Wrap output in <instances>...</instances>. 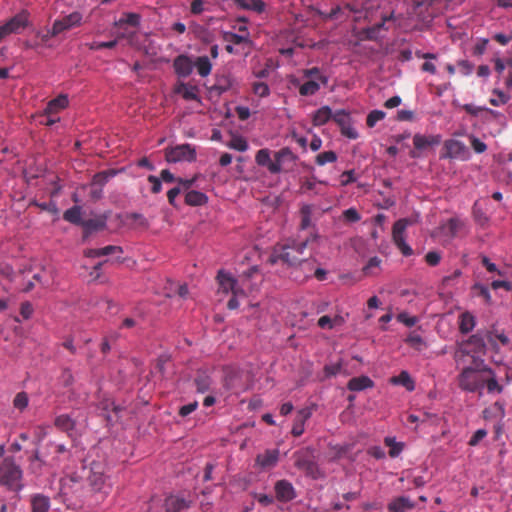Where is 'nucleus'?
Returning <instances> with one entry per match:
<instances>
[{
    "label": "nucleus",
    "mask_w": 512,
    "mask_h": 512,
    "mask_svg": "<svg viewBox=\"0 0 512 512\" xmlns=\"http://www.w3.org/2000/svg\"><path fill=\"white\" fill-rule=\"evenodd\" d=\"M55 426L62 431L68 432L73 430L75 424L74 421L68 415H60L55 419Z\"/></svg>",
    "instance_id": "obj_41"
},
{
    "label": "nucleus",
    "mask_w": 512,
    "mask_h": 512,
    "mask_svg": "<svg viewBox=\"0 0 512 512\" xmlns=\"http://www.w3.org/2000/svg\"><path fill=\"white\" fill-rule=\"evenodd\" d=\"M196 389L200 393H204L209 390L211 385L210 377L205 373H199L194 380Z\"/></svg>",
    "instance_id": "obj_40"
},
{
    "label": "nucleus",
    "mask_w": 512,
    "mask_h": 512,
    "mask_svg": "<svg viewBox=\"0 0 512 512\" xmlns=\"http://www.w3.org/2000/svg\"><path fill=\"white\" fill-rule=\"evenodd\" d=\"M279 459V450L271 449L266 450L262 454H258L256 457V463L262 468L274 467Z\"/></svg>",
    "instance_id": "obj_19"
},
{
    "label": "nucleus",
    "mask_w": 512,
    "mask_h": 512,
    "mask_svg": "<svg viewBox=\"0 0 512 512\" xmlns=\"http://www.w3.org/2000/svg\"><path fill=\"white\" fill-rule=\"evenodd\" d=\"M487 435V431L485 429H478L470 438L469 445L476 446L483 438Z\"/></svg>",
    "instance_id": "obj_62"
},
{
    "label": "nucleus",
    "mask_w": 512,
    "mask_h": 512,
    "mask_svg": "<svg viewBox=\"0 0 512 512\" xmlns=\"http://www.w3.org/2000/svg\"><path fill=\"white\" fill-rule=\"evenodd\" d=\"M218 280L220 288L223 290V292L228 293L231 291L232 294L237 295L236 280L234 278L220 271L218 273Z\"/></svg>",
    "instance_id": "obj_30"
},
{
    "label": "nucleus",
    "mask_w": 512,
    "mask_h": 512,
    "mask_svg": "<svg viewBox=\"0 0 512 512\" xmlns=\"http://www.w3.org/2000/svg\"><path fill=\"white\" fill-rule=\"evenodd\" d=\"M334 122L340 127L341 134L349 139H356L358 133L352 126L350 114L345 110H338L333 115Z\"/></svg>",
    "instance_id": "obj_10"
},
{
    "label": "nucleus",
    "mask_w": 512,
    "mask_h": 512,
    "mask_svg": "<svg viewBox=\"0 0 512 512\" xmlns=\"http://www.w3.org/2000/svg\"><path fill=\"white\" fill-rule=\"evenodd\" d=\"M445 153L443 157L445 158H457L461 156L465 152V145L458 140L449 139L444 143Z\"/></svg>",
    "instance_id": "obj_20"
},
{
    "label": "nucleus",
    "mask_w": 512,
    "mask_h": 512,
    "mask_svg": "<svg viewBox=\"0 0 512 512\" xmlns=\"http://www.w3.org/2000/svg\"><path fill=\"white\" fill-rule=\"evenodd\" d=\"M385 115H386L385 112H383L381 110L371 111L366 118L367 126L370 128L374 127L377 122H379L385 118Z\"/></svg>",
    "instance_id": "obj_46"
},
{
    "label": "nucleus",
    "mask_w": 512,
    "mask_h": 512,
    "mask_svg": "<svg viewBox=\"0 0 512 512\" xmlns=\"http://www.w3.org/2000/svg\"><path fill=\"white\" fill-rule=\"evenodd\" d=\"M238 85L236 79L230 73H224L216 77L212 90L221 95Z\"/></svg>",
    "instance_id": "obj_15"
},
{
    "label": "nucleus",
    "mask_w": 512,
    "mask_h": 512,
    "mask_svg": "<svg viewBox=\"0 0 512 512\" xmlns=\"http://www.w3.org/2000/svg\"><path fill=\"white\" fill-rule=\"evenodd\" d=\"M83 16L80 12L74 11L69 15L56 19L51 28V35L57 36L72 28L79 27L82 24Z\"/></svg>",
    "instance_id": "obj_9"
},
{
    "label": "nucleus",
    "mask_w": 512,
    "mask_h": 512,
    "mask_svg": "<svg viewBox=\"0 0 512 512\" xmlns=\"http://www.w3.org/2000/svg\"><path fill=\"white\" fill-rule=\"evenodd\" d=\"M68 97L66 95H59L58 97L50 100L45 108L46 115H53L68 106Z\"/></svg>",
    "instance_id": "obj_24"
},
{
    "label": "nucleus",
    "mask_w": 512,
    "mask_h": 512,
    "mask_svg": "<svg viewBox=\"0 0 512 512\" xmlns=\"http://www.w3.org/2000/svg\"><path fill=\"white\" fill-rule=\"evenodd\" d=\"M460 226H461V223H460V221H459L458 219H456V218H451V219H449V220H448V222H447V229H448V231H449V234H450L452 237H454V236L457 234V232H458V230H459Z\"/></svg>",
    "instance_id": "obj_64"
},
{
    "label": "nucleus",
    "mask_w": 512,
    "mask_h": 512,
    "mask_svg": "<svg viewBox=\"0 0 512 512\" xmlns=\"http://www.w3.org/2000/svg\"><path fill=\"white\" fill-rule=\"evenodd\" d=\"M63 219L69 223L82 226L84 220L81 217V207L73 206L63 213Z\"/></svg>",
    "instance_id": "obj_33"
},
{
    "label": "nucleus",
    "mask_w": 512,
    "mask_h": 512,
    "mask_svg": "<svg viewBox=\"0 0 512 512\" xmlns=\"http://www.w3.org/2000/svg\"><path fill=\"white\" fill-rule=\"evenodd\" d=\"M312 409L309 407L303 408L297 412L291 433L295 437H299L304 432L305 422L311 417Z\"/></svg>",
    "instance_id": "obj_16"
},
{
    "label": "nucleus",
    "mask_w": 512,
    "mask_h": 512,
    "mask_svg": "<svg viewBox=\"0 0 512 512\" xmlns=\"http://www.w3.org/2000/svg\"><path fill=\"white\" fill-rule=\"evenodd\" d=\"M391 383L402 385L408 391H413L415 388L414 381L412 380L410 374L407 371H402L398 376H394L391 378Z\"/></svg>",
    "instance_id": "obj_34"
},
{
    "label": "nucleus",
    "mask_w": 512,
    "mask_h": 512,
    "mask_svg": "<svg viewBox=\"0 0 512 512\" xmlns=\"http://www.w3.org/2000/svg\"><path fill=\"white\" fill-rule=\"evenodd\" d=\"M0 484L16 493L24 487L22 468L12 456L0 461Z\"/></svg>",
    "instance_id": "obj_3"
},
{
    "label": "nucleus",
    "mask_w": 512,
    "mask_h": 512,
    "mask_svg": "<svg viewBox=\"0 0 512 512\" xmlns=\"http://www.w3.org/2000/svg\"><path fill=\"white\" fill-rule=\"evenodd\" d=\"M105 471L106 466L102 462L94 461L90 464L89 468L82 465L80 471L66 475L61 480L62 490L68 486L70 487V484L79 483L83 478H86L93 491L107 494L110 487L106 484Z\"/></svg>",
    "instance_id": "obj_2"
},
{
    "label": "nucleus",
    "mask_w": 512,
    "mask_h": 512,
    "mask_svg": "<svg viewBox=\"0 0 512 512\" xmlns=\"http://www.w3.org/2000/svg\"><path fill=\"white\" fill-rule=\"evenodd\" d=\"M440 260H441V255H440V253H438L436 251H429L425 255V261L430 266L438 265Z\"/></svg>",
    "instance_id": "obj_60"
},
{
    "label": "nucleus",
    "mask_w": 512,
    "mask_h": 512,
    "mask_svg": "<svg viewBox=\"0 0 512 512\" xmlns=\"http://www.w3.org/2000/svg\"><path fill=\"white\" fill-rule=\"evenodd\" d=\"M165 158L168 162L194 161L196 151L190 144H181L165 150Z\"/></svg>",
    "instance_id": "obj_8"
},
{
    "label": "nucleus",
    "mask_w": 512,
    "mask_h": 512,
    "mask_svg": "<svg viewBox=\"0 0 512 512\" xmlns=\"http://www.w3.org/2000/svg\"><path fill=\"white\" fill-rule=\"evenodd\" d=\"M235 4L244 10L262 14L266 10V3L262 0H235Z\"/></svg>",
    "instance_id": "obj_22"
},
{
    "label": "nucleus",
    "mask_w": 512,
    "mask_h": 512,
    "mask_svg": "<svg viewBox=\"0 0 512 512\" xmlns=\"http://www.w3.org/2000/svg\"><path fill=\"white\" fill-rule=\"evenodd\" d=\"M195 66L200 76L206 77L211 73L212 64L207 56L198 57Z\"/></svg>",
    "instance_id": "obj_36"
},
{
    "label": "nucleus",
    "mask_w": 512,
    "mask_h": 512,
    "mask_svg": "<svg viewBox=\"0 0 512 512\" xmlns=\"http://www.w3.org/2000/svg\"><path fill=\"white\" fill-rule=\"evenodd\" d=\"M414 504L407 497H398L394 499L389 505L388 509L390 512H406L409 509H412Z\"/></svg>",
    "instance_id": "obj_28"
},
{
    "label": "nucleus",
    "mask_w": 512,
    "mask_h": 512,
    "mask_svg": "<svg viewBox=\"0 0 512 512\" xmlns=\"http://www.w3.org/2000/svg\"><path fill=\"white\" fill-rule=\"evenodd\" d=\"M334 113L329 106H322L313 115L312 122L314 126H322L330 119H333Z\"/></svg>",
    "instance_id": "obj_27"
},
{
    "label": "nucleus",
    "mask_w": 512,
    "mask_h": 512,
    "mask_svg": "<svg viewBox=\"0 0 512 512\" xmlns=\"http://www.w3.org/2000/svg\"><path fill=\"white\" fill-rule=\"evenodd\" d=\"M488 45V39H479L473 48V54L476 56L483 55Z\"/></svg>",
    "instance_id": "obj_63"
},
{
    "label": "nucleus",
    "mask_w": 512,
    "mask_h": 512,
    "mask_svg": "<svg viewBox=\"0 0 512 512\" xmlns=\"http://www.w3.org/2000/svg\"><path fill=\"white\" fill-rule=\"evenodd\" d=\"M458 385L462 390L476 392L485 386V378L479 371L467 367L460 373Z\"/></svg>",
    "instance_id": "obj_4"
},
{
    "label": "nucleus",
    "mask_w": 512,
    "mask_h": 512,
    "mask_svg": "<svg viewBox=\"0 0 512 512\" xmlns=\"http://www.w3.org/2000/svg\"><path fill=\"white\" fill-rule=\"evenodd\" d=\"M317 237V234H313L304 240L294 238L287 239L284 244H278L274 247L268 258V263L275 265L279 261H282L289 266L301 264L305 260L304 252L308 243L311 240H316Z\"/></svg>",
    "instance_id": "obj_1"
},
{
    "label": "nucleus",
    "mask_w": 512,
    "mask_h": 512,
    "mask_svg": "<svg viewBox=\"0 0 512 512\" xmlns=\"http://www.w3.org/2000/svg\"><path fill=\"white\" fill-rule=\"evenodd\" d=\"M255 160L258 165L267 167L271 160L269 150L268 149H260L256 153Z\"/></svg>",
    "instance_id": "obj_51"
},
{
    "label": "nucleus",
    "mask_w": 512,
    "mask_h": 512,
    "mask_svg": "<svg viewBox=\"0 0 512 512\" xmlns=\"http://www.w3.org/2000/svg\"><path fill=\"white\" fill-rule=\"evenodd\" d=\"M473 289L477 291L479 296L483 297V299L485 300V302L487 304L491 303V294H490L488 287H486L482 284H475L473 286Z\"/></svg>",
    "instance_id": "obj_56"
},
{
    "label": "nucleus",
    "mask_w": 512,
    "mask_h": 512,
    "mask_svg": "<svg viewBox=\"0 0 512 512\" xmlns=\"http://www.w3.org/2000/svg\"><path fill=\"white\" fill-rule=\"evenodd\" d=\"M31 512H48L50 509V498L37 493L30 498Z\"/></svg>",
    "instance_id": "obj_21"
},
{
    "label": "nucleus",
    "mask_w": 512,
    "mask_h": 512,
    "mask_svg": "<svg viewBox=\"0 0 512 512\" xmlns=\"http://www.w3.org/2000/svg\"><path fill=\"white\" fill-rule=\"evenodd\" d=\"M410 222L407 219H399L396 221L392 228V238L396 247L401 251V253L408 257L413 254L412 248L405 241V230Z\"/></svg>",
    "instance_id": "obj_7"
},
{
    "label": "nucleus",
    "mask_w": 512,
    "mask_h": 512,
    "mask_svg": "<svg viewBox=\"0 0 512 512\" xmlns=\"http://www.w3.org/2000/svg\"><path fill=\"white\" fill-rule=\"evenodd\" d=\"M116 174L117 171L114 169L98 172L93 176L92 185L99 186V188L102 189V187L108 182V180L114 177Z\"/></svg>",
    "instance_id": "obj_35"
},
{
    "label": "nucleus",
    "mask_w": 512,
    "mask_h": 512,
    "mask_svg": "<svg viewBox=\"0 0 512 512\" xmlns=\"http://www.w3.org/2000/svg\"><path fill=\"white\" fill-rule=\"evenodd\" d=\"M175 73L179 77H187L193 70L192 61L187 55H179L173 61Z\"/></svg>",
    "instance_id": "obj_17"
},
{
    "label": "nucleus",
    "mask_w": 512,
    "mask_h": 512,
    "mask_svg": "<svg viewBox=\"0 0 512 512\" xmlns=\"http://www.w3.org/2000/svg\"><path fill=\"white\" fill-rule=\"evenodd\" d=\"M108 217L104 214L98 215L94 218L84 220L83 227V240H86L90 234L97 231H102L107 226Z\"/></svg>",
    "instance_id": "obj_11"
},
{
    "label": "nucleus",
    "mask_w": 512,
    "mask_h": 512,
    "mask_svg": "<svg viewBox=\"0 0 512 512\" xmlns=\"http://www.w3.org/2000/svg\"><path fill=\"white\" fill-rule=\"evenodd\" d=\"M313 208L311 205H303L300 209L301 222L299 225L300 230H306L311 226V216Z\"/></svg>",
    "instance_id": "obj_38"
},
{
    "label": "nucleus",
    "mask_w": 512,
    "mask_h": 512,
    "mask_svg": "<svg viewBox=\"0 0 512 512\" xmlns=\"http://www.w3.org/2000/svg\"><path fill=\"white\" fill-rule=\"evenodd\" d=\"M475 317L468 311L459 316V330L462 334H468L475 327Z\"/></svg>",
    "instance_id": "obj_29"
},
{
    "label": "nucleus",
    "mask_w": 512,
    "mask_h": 512,
    "mask_svg": "<svg viewBox=\"0 0 512 512\" xmlns=\"http://www.w3.org/2000/svg\"><path fill=\"white\" fill-rule=\"evenodd\" d=\"M392 19V15L385 16L382 18V21L380 23H377L371 27H368L364 29L363 33L365 34V38L367 40L375 41L379 37V32L384 29L386 21H389Z\"/></svg>",
    "instance_id": "obj_32"
},
{
    "label": "nucleus",
    "mask_w": 512,
    "mask_h": 512,
    "mask_svg": "<svg viewBox=\"0 0 512 512\" xmlns=\"http://www.w3.org/2000/svg\"><path fill=\"white\" fill-rule=\"evenodd\" d=\"M291 156H292V152L290 151L289 148L281 149L280 151H278L275 154V160L274 161L270 160V162L267 166L268 170L273 174L281 172L283 159L286 157H291Z\"/></svg>",
    "instance_id": "obj_26"
},
{
    "label": "nucleus",
    "mask_w": 512,
    "mask_h": 512,
    "mask_svg": "<svg viewBox=\"0 0 512 512\" xmlns=\"http://www.w3.org/2000/svg\"><path fill=\"white\" fill-rule=\"evenodd\" d=\"M337 160V155L334 151H325L319 153L316 156V163L320 166L325 165L326 163H332Z\"/></svg>",
    "instance_id": "obj_45"
},
{
    "label": "nucleus",
    "mask_w": 512,
    "mask_h": 512,
    "mask_svg": "<svg viewBox=\"0 0 512 512\" xmlns=\"http://www.w3.org/2000/svg\"><path fill=\"white\" fill-rule=\"evenodd\" d=\"M227 146L231 149L244 152L248 149L247 141L241 136H234L227 144Z\"/></svg>",
    "instance_id": "obj_43"
},
{
    "label": "nucleus",
    "mask_w": 512,
    "mask_h": 512,
    "mask_svg": "<svg viewBox=\"0 0 512 512\" xmlns=\"http://www.w3.org/2000/svg\"><path fill=\"white\" fill-rule=\"evenodd\" d=\"M208 200V197L199 191L190 190L185 195V203L189 206H202Z\"/></svg>",
    "instance_id": "obj_31"
},
{
    "label": "nucleus",
    "mask_w": 512,
    "mask_h": 512,
    "mask_svg": "<svg viewBox=\"0 0 512 512\" xmlns=\"http://www.w3.org/2000/svg\"><path fill=\"white\" fill-rule=\"evenodd\" d=\"M493 94L496 95L497 97L490 98L489 102L492 106L498 107L508 103V101L510 100V95L504 93L501 90L494 89Z\"/></svg>",
    "instance_id": "obj_44"
},
{
    "label": "nucleus",
    "mask_w": 512,
    "mask_h": 512,
    "mask_svg": "<svg viewBox=\"0 0 512 512\" xmlns=\"http://www.w3.org/2000/svg\"><path fill=\"white\" fill-rule=\"evenodd\" d=\"M397 321L403 323L407 327H413L417 323L418 318L415 316H409L406 312H402L397 315Z\"/></svg>",
    "instance_id": "obj_52"
},
{
    "label": "nucleus",
    "mask_w": 512,
    "mask_h": 512,
    "mask_svg": "<svg viewBox=\"0 0 512 512\" xmlns=\"http://www.w3.org/2000/svg\"><path fill=\"white\" fill-rule=\"evenodd\" d=\"M99 252H100V257H102V256H107V255H111V254H115V253L122 254L123 250H122V247H120V246L108 245L106 247L99 248Z\"/></svg>",
    "instance_id": "obj_58"
},
{
    "label": "nucleus",
    "mask_w": 512,
    "mask_h": 512,
    "mask_svg": "<svg viewBox=\"0 0 512 512\" xmlns=\"http://www.w3.org/2000/svg\"><path fill=\"white\" fill-rule=\"evenodd\" d=\"M342 369V364L340 362L329 364L324 366V373L326 377H332L337 375Z\"/></svg>",
    "instance_id": "obj_57"
},
{
    "label": "nucleus",
    "mask_w": 512,
    "mask_h": 512,
    "mask_svg": "<svg viewBox=\"0 0 512 512\" xmlns=\"http://www.w3.org/2000/svg\"><path fill=\"white\" fill-rule=\"evenodd\" d=\"M374 382L368 376L353 377L349 380L347 388L350 391H362L367 388H372Z\"/></svg>",
    "instance_id": "obj_25"
},
{
    "label": "nucleus",
    "mask_w": 512,
    "mask_h": 512,
    "mask_svg": "<svg viewBox=\"0 0 512 512\" xmlns=\"http://www.w3.org/2000/svg\"><path fill=\"white\" fill-rule=\"evenodd\" d=\"M341 185L342 186H346L350 183H353L356 181V176H355V171L354 170H348V171H344L341 176Z\"/></svg>",
    "instance_id": "obj_59"
},
{
    "label": "nucleus",
    "mask_w": 512,
    "mask_h": 512,
    "mask_svg": "<svg viewBox=\"0 0 512 512\" xmlns=\"http://www.w3.org/2000/svg\"><path fill=\"white\" fill-rule=\"evenodd\" d=\"M385 444L390 447L389 455L392 458L397 457L403 449V445L401 443H396L394 439L389 437L385 438Z\"/></svg>",
    "instance_id": "obj_50"
},
{
    "label": "nucleus",
    "mask_w": 512,
    "mask_h": 512,
    "mask_svg": "<svg viewBox=\"0 0 512 512\" xmlns=\"http://www.w3.org/2000/svg\"><path fill=\"white\" fill-rule=\"evenodd\" d=\"M343 217L348 222H357L360 220V214L355 208H349L343 212Z\"/></svg>",
    "instance_id": "obj_61"
},
{
    "label": "nucleus",
    "mask_w": 512,
    "mask_h": 512,
    "mask_svg": "<svg viewBox=\"0 0 512 512\" xmlns=\"http://www.w3.org/2000/svg\"><path fill=\"white\" fill-rule=\"evenodd\" d=\"M48 467L50 464L40 456L39 450H34L28 459V472L35 477H40Z\"/></svg>",
    "instance_id": "obj_12"
},
{
    "label": "nucleus",
    "mask_w": 512,
    "mask_h": 512,
    "mask_svg": "<svg viewBox=\"0 0 512 512\" xmlns=\"http://www.w3.org/2000/svg\"><path fill=\"white\" fill-rule=\"evenodd\" d=\"M304 77L306 78H317L323 85H327L328 83V77L325 75L320 74V70L317 67H312L310 69H306L303 72Z\"/></svg>",
    "instance_id": "obj_48"
},
{
    "label": "nucleus",
    "mask_w": 512,
    "mask_h": 512,
    "mask_svg": "<svg viewBox=\"0 0 512 512\" xmlns=\"http://www.w3.org/2000/svg\"><path fill=\"white\" fill-rule=\"evenodd\" d=\"M294 465L306 475L316 478L318 466L313 452L310 449H303L294 453Z\"/></svg>",
    "instance_id": "obj_5"
},
{
    "label": "nucleus",
    "mask_w": 512,
    "mask_h": 512,
    "mask_svg": "<svg viewBox=\"0 0 512 512\" xmlns=\"http://www.w3.org/2000/svg\"><path fill=\"white\" fill-rule=\"evenodd\" d=\"M405 342L416 350H421L422 346L424 345L423 338L419 334H416L414 332H411L407 336Z\"/></svg>",
    "instance_id": "obj_47"
},
{
    "label": "nucleus",
    "mask_w": 512,
    "mask_h": 512,
    "mask_svg": "<svg viewBox=\"0 0 512 512\" xmlns=\"http://www.w3.org/2000/svg\"><path fill=\"white\" fill-rule=\"evenodd\" d=\"M320 89L319 83L314 80H309L299 87V93L301 96H312L316 94Z\"/></svg>",
    "instance_id": "obj_39"
},
{
    "label": "nucleus",
    "mask_w": 512,
    "mask_h": 512,
    "mask_svg": "<svg viewBox=\"0 0 512 512\" xmlns=\"http://www.w3.org/2000/svg\"><path fill=\"white\" fill-rule=\"evenodd\" d=\"M457 67L460 73L464 76H468L473 72L474 65L468 60H459L457 62Z\"/></svg>",
    "instance_id": "obj_54"
},
{
    "label": "nucleus",
    "mask_w": 512,
    "mask_h": 512,
    "mask_svg": "<svg viewBox=\"0 0 512 512\" xmlns=\"http://www.w3.org/2000/svg\"><path fill=\"white\" fill-rule=\"evenodd\" d=\"M28 403V395L25 392L17 393L13 400L14 407L20 411L24 410L28 406Z\"/></svg>",
    "instance_id": "obj_49"
},
{
    "label": "nucleus",
    "mask_w": 512,
    "mask_h": 512,
    "mask_svg": "<svg viewBox=\"0 0 512 512\" xmlns=\"http://www.w3.org/2000/svg\"><path fill=\"white\" fill-rule=\"evenodd\" d=\"M30 13L28 10L23 9L18 14L10 18L5 24L11 33H20L29 26Z\"/></svg>",
    "instance_id": "obj_14"
},
{
    "label": "nucleus",
    "mask_w": 512,
    "mask_h": 512,
    "mask_svg": "<svg viewBox=\"0 0 512 512\" xmlns=\"http://www.w3.org/2000/svg\"><path fill=\"white\" fill-rule=\"evenodd\" d=\"M117 45V40H111L107 42H92L87 44L90 50H100L104 48L112 49Z\"/></svg>",
    "instance_id": "obj_53"
},
{
    "label": "nucleus",
    "mask_w": 512,
    "mask_h": 512,
    "mask_svg": "<svg viewBox=\"0 0 512 512\" xmlns=\"http://www.w3.org/2000/svg\"><path fill=\"white\" fill-rule=\"evenodd\" d=\"M175 92L181 94L185 100H197L198 98L196 93V87L189 86L185 83H180L176 87Z\"/></svg>",
    "instance_id": "obj_37"
},
{
    "label": "nucleus",
    "mask_w": 512,
    "mask_h": 512,
    "mask_svg": "<svg viewBox=\"0 0 512 512\" xmlns=\"http://www.w3.org/2000/svg\"><path fill=\"white\" fill-rule=\"evenodd\" d=\"M194 500L189 494H170L165 497L163 508L165 512H182L191 507Z\"/></svg>",
    "instance_id": "obj_6"
},
{
    "label": "nucleus",
    "mask_w": 512,
    "mask_h": 512,
    "mask_svg": "<svg viewBox=\"0 0 512 512\" xmlns=\"http://www.w3.org/2000/svg\"><path fill=\"white\" fill-rule=\"evenodd\" d=\"M274 490L277 500L281 502H289L296 497V492L292 483L285 479L278 480L275 483Z\"/></svg>",
    "instance_id": "obj_13"
},
{
    "label": "nucleus",
    "mask_w": 512,
    "mask_h": 512,
    "mask_svg": "<svg viewBox=\"0 0 512 512\" xmlns=\"http://www.w3.org/2000/svg\"><path fill=\"white\" fill-rule=\"evenodd\" d=\"M141 16L138 13L127 12L123 13L119 20L115 21L114 26L123 28L125 25L137 28L140 25Z\"/></svg>",
    "instance_id": "obj_23"
},
{
    "label": "nucleus",
    "mask_w": 512,
    "mask_h": 512,
    "mask_svg": "<svg viewBox=\"0 0 512 512\" xmlns=\"http://www.w3.org/2000/svg\"><path fill=\"white\" fill-rule=\"evenodd\" d=\"M470 143H471V146L473 148V150L476 152V153H484L486 150H487V145L481 141L479 138L475 137V136H470Z\"/></svg>",
    "instance_id": "obj_55"
},
{
    "label": "nucleus",
    "mask_w": 512,
    "mask_h": 512,
    "mask_svg": "<svg viewBox=\"0 0 512 512\" xmlns=\"http://www.w3.org/2000/svg\"><path fill=\"white\" fill-rule=\"evenodd\" d=\"M441 142L440 135H422L415 134L413 136V145L417 150H424L430 146L438 145Z\"/></svg>",
    "instance_id": "obj_18"
},
{
    "label": "nucleus",
    "mask_w": 512,
    "mask_h": 512,
    "mask_svg": "<svg viewBox=\"0 0 512 512\" xmlns=\"http://www.w3.org/2000/svg\"><path fill=\"white\" fill-rule=\"evenodd\" d=\"M253 94L258 97H267L270 95V88L267 83L261 81H255L251 84Z\"/></svg>",
    "instance_id": "obj_42"
}]
</instances>
